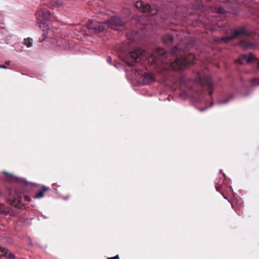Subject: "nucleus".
Masks as SVG:
<instances>
[{
  "label": "nucleus",
  "mask_w": 259,
  "mask_h": 259,
  "mask_svg": "<svg viewBox=\"0 0 259 259\" xmlns=\"http://www.w3.org/2000/svg\"><path fill=\"white\" fill-rule=\"evenodd\" d=\"M144 80L147 83H150L154 81V78L151 74H147L144 77Z\"/></svg>",
  "instance_id": "nucleus-15"
},
{
  "label": "nucleus",
  "mask_w": 259,
  "mask_h": 259,
  "mask_svg": "<svg viewBox=\"0 0 259 259\" xmlns=\"http://www.w3.org/2000/svg\"><path fill=\"white\" fill-rule=\"evenodd\" d=\"M88 28L93 29L95 32H100L104 29V26L98 22L90 20L87 24Z\"/></svg>",
  "instance_id": "nucleus-7"
},
{
  "label": "nucleus",
  "mask_w": 259,
  "mask_h": 259,
  "mask_svg": "<svg viewBox=\"0 0 259 259\" xmlns=\"http://www.w3.org/2000/svg\"><path fill=\"white\" fill-rule=\"evenodd\" d=\"M194 84H199L200 88H204L205 86L208 89L209 94L211 95L212 94V84L210 78L206 75L198 73L196 78L195 79Z\"/></svg>",
  "instance_id": "nucleus-2"
},
{
  "label": "nucleus",
  "mask_w": 259,
  "mask_h": 259,
  "mask_svg": "<svg viewBox=\"0 0 259 259\" xmlns=\"http://www.w3.org/2000/svg\"><path fill=\"white\" fill-rule=\"evenodd\" d=\"M127 37L128 38L130 39H133V40H135V38L134 37V38H130V36H129V34H127Z\"/></svg>",
  "instance_id": "nucleus-26"
},
{
  "label": "nucleus",
  "mask_w": 259,
  "mask_h": 259,
  "mask_svg": "<svg viewBox=\"0 0 259 259\" xmlns=\"http://www.w3.org/2000/svg\"><path fill=\"white\" fill-rule=\"evenodd\" d=\"M172 40V37L170 35H167L163 38V41L165 42H171Z\"/></svg>",
  "instance_id": "nucleus-18"
},
{
  "label": "nucleus",
  "mask_w": 259,
  "mask_h": 259,
  "mask_svg": "<svg viewBox=\"0 0 259 259\" xmlns=\"http://www.w3.org/2000/svg\"><path fill=\"white\" fill-rule=\"evenodd\" d=\"M6 63L7 65H9L10 64V61H6Z\"/></svg>",
  "instance_id": "nucleus-28"
},
{
  "label": "nucleus",
  "mask_w": 259,
  "mask_h": 259,
  "mask_svg": "<svg viewBox=\"0 0 259 259\" xmlns=\"http://www.w3.org/2000/svg\"><path fill=\"white\" fill-rule=\"evenodd\" d=\"M105 24L111 29L118 30V27L123 26L124 22L117 17H113L106 22Z\"/></svg>",
  "instance_id": "nucleus-4"
},
{
  "label": "nucleus",
  "mask_w": 259,
  "mask_h": 259,
  "mask_svg": "<svg viewBox=\"0 0 259 259\" xmlns=\"http://www.w3.org/2000/svg\"><path fill=\"white\" fill-rule=\"evenodd\" d=\"M4 174H7L8 176H12V175H9V174H7V172H4Z\"/></svg>",
  "instance_id": "nucleus-29"
},
{
  "label": "nucleus",
  "mask_w": 259,
  "mask_h": 259,
  "mask_svg": "<svg viewBox=\"0 0 259 259\" xmlns=\"http://www.w3.org/2000/svg\"><path fill=\"white\" fill-rule=\"evenodd\" d=\"M49 189V188L43 186L42 187V190L39 191L37 194L33 196L35 199L40 198L43 197L44 193Z\"/></svg>",
  "instance_id": "nucleus-14"
},
{
  "label": "nucleus",
  "mask_w": 259,
  "mask_h": 259,
  "mask_svg": "<svg viewBox=\"0 0 259 259\" xmlns=\"http://www.w3.org/2000/svg\"><path fill=\"white\" fill-rule=\"evenodd\" d=\"M2 192L1 190H0V196H2Z\"/></svg>",
  "instance_id": "nucleus-30"
},
{
  "label": "nucleus",
  "mask_w": 259,
  "mask_h": 259,
  "mask_svg": "<svg viewBox=\"0 0 259 259\" xmlns=\"http://www.w3.org/2000/svg\"><path fill=\"white\" fill-rule=\"evenodd\" d=\"M194 59V56L191 54L179 56V70L186 68L193 62Z\"/></svg>",
  "instance_id": "nucleus-3"
},
{
  "label": "nucleus",
  "mask_w": 259,
  "mask_h": 259,
  "mask_svg": "<svg viewBox=\"0 0 259 259\" xmlns=\"http://www.w3.org/2000/svg\"><path fill=\"white\" fill-rule=\"evenodd\" d=\"M107 61L109 63H111V58L110 57H108L107 58Z\"/></svg>",
  "instance_id": "nucleus-23"
},
{
  "label": "nucleus",
  "mask_w": 259,
  "mask_h": 259,
  "mask_svg": "<svg viewBox=\"0 0 259 259\" xmlns=\"http://www.w3.org/2000/svg\"><path fill=\"white\" fill-rule=\"evenodd\" d=\"M135 7L143 12H149L150 11H153V13L152 14V15H154L157 13V11L156 10L152 9L151 7L149 4H146L141 1L137 2L135 4Z\"/></svg>",
  "instance_id": "nucleus-6"
},
{
  "label": "nucleus",
  "mask_w": 259,
  "mask_h": 259,
  "mask_svg": "<svg viewBox=\"0 0 259 259\" xmlns=\"http://www.w3.org/2000/svg\"><path fill=\"white\" fill-rule=\"evenodd\" d=\"M65 42V41L64 40L60 39L58 40L56 43L58 46H60L62 48H65L66 47V45L65 46H64V43Z\"/></svg>",
  "instance_id": "nucleus-19"
},
{
  "label": "nucleus",
  "mask_w": 259,
  "mask_h": 259,
  "mask_svg": "<svg viewBox=\"0 0 259 259\" xmlns=\"http://www.w3.org/2000/svg\"><path fill=\"white\" fill-rule=\"evenodd\" d=\"M150 54L141 49H137L131 52L124 59V61L130 66H133L136 63L147 59Z\"/></svg>",
  "instance_id": "nucleus-1"
},
{
  "label": "nucleus",
  "mask_w": 259,
  "mask_h": 259,
  "mask_svg": "<svg viewBox=\"0 0 259 259\" xmlns=\"http://www.w3.org/2000/svg\"><path fill=\"white\" fill-rule=\"evenodd\" d=\"M0 68H6V66L4 65H0Z\"/></svg>",
  "instance_id": "nucleus-25"
},
{
  "label": "nucleus",
  "mask_w": 259,
  "mask_h": 259,
  "mask_svg": "<svg viewBox=\"0 0 259 259\" xmlns=\"http://www.w3.org/2000/svg\"><path fill=\"white\" fill-rule=\"evenodd\" d=\"M23 44L27 48H30L32 47L33 41V39L30 37L25 38L23 40Z\"/></svg>",
  "instance_id": "nucleus-13"
},
{
  "label": "nucleus",
  "mask_w": 259,
  "mask_h": 259,
  "mask_svg": "<svg viewBox=\"0 0 259 259\" xmlns=\"http://www.w3.org/2000/svg\"><path fill=\"white\" fill-rule=\"evenodd\" d=\"M159 51V55H161V54H164V51L163 50H162V49L160 50Z\"/></svg>",
  "instance_id": "nucleus-24"
},
{
  "label": "nucleus",
  "mask_w": 259,
  "mask_h": 259,
  "mask_svg": "<svg viewBox=\"0 0 259 259\" xmlns=\"http://www.w3.org/2000/svg\"><path fill=\"white\" fill-rule=\"evenodd\" d=\"M151 57L153 58L154 60V62H156V59L157 58V54L155 53V54H152L151 55Z\"/></svg>",
  "instance_id": "nucleus-22"
},
{
  "label": "nucleus",
  "mask_w": 259,
  "mask_h": 259,
  "mask_svg": "<svg viewBox=\"0 0 259 259\" xmlns=\"http://www.w3.org/2000/svg\"><path fill=\"white\" fill-rule=\"evenodd\" d=\"M256 60V58L253 54H249V55H244L240 56L237 60V62L241 64H244L254 62Z\"/></svg>",
  "instance_id": "nucleus-8"
},
{
  "label": "nucleus",
  "mask_w": 259,
  "mask_h": 259,
  "mask_svg": "<svg viewBox=\"0 0 259 259\" xmlns=\"http://www.w3.org/2000/svg\"><path fill=\"white\" fill-rule=\"evenodd\" d=\"M253 85H259V80L257 79H254L252 80Z\"/></svg>",
  "instance_id": "nucleus-20"
},
{
  "label": "nucleus",
  "mask_w": 259,
  "mask_h": 259,
  "mask_svg": "<svg viewBox=\"0 0 259 259\" xmlns=\"http://www.w3.org/2000/svg\"><path fill=\"white\" fill-rule=\"evenodd\" d=\"M51 13L50 12L45 9H39L36 13L37 19L39 18L42 21H47L50 18Z\"/></svg>",
  "instance_id": "nucleus-10"
},
{
  "label": "nucleus",
  "mask_w": 259,
  "mask_h": 259,
  "mask_svg": "<svg viewBox=\"0 0 259 259\" xmlns=\"http://www.w3.org/2000/svg\"><path fill=\"white\" fill-rule=\"evenodd\" d=\"M51 4L53 6L59 8L62 6V3L60 0H51Z\"/></svg>",
  "instance_id": "nucleus-16"
},
{
  "label": "nucleus",
  "mask_w": 259,
  "mask_h": 259,
  "mask_svg": "<svg viewBox=\"0 0 259 259\" xmlns=\"http://www.w3.org/2000/svg\"><path fill=\"white\" fill-rule=\"evenodd\" d=\"M204 109H200V111H202L204 110Z\"/></svg>",
  "instance_id": "nucleus-31"
},
{
  "label": "nucleus",
  "mask_w": 259,
  "mask_h": 259,
  "mask_svg": "<svg viewBox=\"0 0 259 259\" xmlns=\"http://www.w3.org/2000/svg\"><path fill=\"white\" fill-rule=\"evenodd\" d=\"M245 33V29L244 28H240L239 29L235 30L231 35L229 36H226L225 37L223 38L222 39L225 42H228L230 40L235 38L239 36L242 35L244 34Z\"/></svg>",
  "instance_id": "nucleus-9"
},
{
  "label": "nucleus",
  "mask_w": 259,
  "mask_h": 259,
  "mask_svg": "<svg viewBox=\"0 0 259 259\" xmlns=\"http://www.w3.org/2000/svg\"><path fill=\"white\" fill-rule=\"evenodd\" d=\"M179 90L180 89L181 92H183V91L185 92V93H184L185 95L184 96L180 94V93L179 92V97H182L183 98L185 99L186 97H187L189 96L190 94L189 95H187V94L186 95L185 90H184L185 88H186V89L189 88V91L190 92H197L196 90L195 89V88L194 87L190 88V87L189 85H186V80L184 78H181V79H179Z\"/></svg>",
  "instance_id": "nucleus-5"
},
{
  "label": "nucleus",
  "mask_w": 259,
  "mask_h": 259,
  "mask_svg": "<svg viewBox=\"0 0 259 259\" xmlns=\"http://www.w3.org/2000/svg\"><path fill=\"white\" fill-rule=\"evenodd\" d=\"M3 21V19H2L1 15L0 14V23H2Z\"/></svg>",
  "instance_id": "nucleus-27"
},
{
  "label": "nucleus",
  "mask_w": 259,
  "mask_h": 259,
  "mask_svg": "<svg viewBox=\"0 0 259 259\" xmlns=\"http://www.w3.org/2000/svg\"><path fill=\"white\" fill-rule=\"evenodd\" d=\"M9 209L3 204H0V213H6Z\"/></svg>",
  "instance_id": "nucleus-17"
},
{
  "label": "nucleus",
  "mask_w": 259,
  "mask_h": 259,
  "mask_svg": "<svg viewBox=\"0 0 259 259\" xmlns=\"http://www.w3.org/2000/svg\"><path fill=\"white\" fill-rule=\"evenodd\" d=\"M232 98H229L228 99H226V100H225L224 101H220L219 102V104H226V103H227Z\"/></svg>",
  "instance_id": "nucleus-21"
},
{
  "label": "nucleus",
  "mask_w": 259,
  "mask_h": 259,
  "mask_svg": "<svg viewBox=\"0 0 259 259\" xmlns=\"http://www.w3.org/2000/svg\"><path fill=\"white\" fill-rule=\"evenodd\" d=\"M0 256H5L8 259H14V255L9 252L6 248L0 247Z\"/></svg>",
  "instance_id": "nucleus-11"
},
{
  "label": "nucleus",
  "mask_w": 259,
  "mask_h": 259,
  "mask_svg": "<svg viewBox=\"0 0 259 259\" xmlns=\"http://www.w3.org/2000/svg\"><path fill=\"white\" fill-rule=\"evenodd\" d=\"M37 23L38 24L39 27L44 31H47L49 29L48 25L47 24L42 21L39 18H37Z\"/></svg>",
  "instance_id": "nucleus-12"
}]
</instances>
